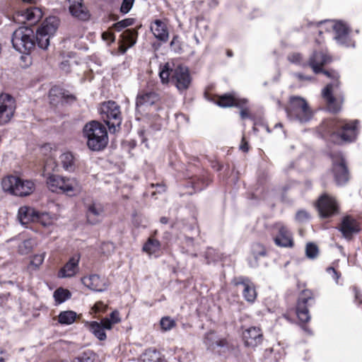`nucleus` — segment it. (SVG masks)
Wrapping results in <instances>:
<instances>
[{
	"mask_svg": "<svg viewBox=\"0 0 362 362\" xmlns=\"http://www.w3.org/2000/svg\"><path fill=\"white\" fill-rule=\"evenodd\" d=\"M262 332L259 327H251L243 332V339L245 346L256 347L262 341Z\"/></svg>",
	"mask_w": 362,
	"mask_h": 362,
	"instance_id": "17",
	"label": "nucleus"
},
{
	"mask_svg": "<svg viewBox=\"0 0 362 362\" xmlns=\"http://www.w3.org/2000/svg\"><path fill=\"white\" fill-rule=\"evenodd\" d=\"M286 112L290 119L296 120L301 123L308 122L313 116V112L306 100L298 96L290 98L289 103L286 107Z\"/></svg>",
	"mask_w": 362,
	"mask_h": 362,
	"instance_id": "7",
	"label": "nucleus"
},
{
	"mask_svg": "<svg viewBox=\"0 0 362 362\" xmlns=\"http://www.w3.org/2000/svg\"><path fill=\"white\" fill-rule=\"evenodd\" d=\"M102 38L104 41H106L108 43L112 42L115 40L114 35L111 32H109V31L103 33Z\"/></svg>",
	"mask_w": 362,
	"mask_h": 362,
	"instance_id": "54",
	"label": "nucleus"
},
{
	"mask_svg": "<svg viewBox=\"0 0 362 362\" xmlns=\"http://www.w3.org/2000/svg\"><path fill=\"white\" fill-rule=\"evenodd\" d=\"M33 247V243L31 240H25L18 246V251L21 254L28 253Z\"/></svg>",
	"mask_w": 362,
	"mask_h": 362,
	"instance_id": "49",
	"label": "nucleus"
},
{
	"mask_svg": "<svg viewBox=\"0 0 362 362\" xmlns=\"http://www.w3.org/2000/svg\"><path fill=\"white\" fill-rule=\"evenodd\" d=\"M37 211L35 209L23 206L18 209V218L22 225L36 222Z\"/></svg>",
	"mask_w": 362,
	"mask_h": 362,
	"instance_id": "27",
	"label": "nucleus"
},
{
	"mask_svg": "<svg viewBox=\"0 0 362 362\" xmlns=\"http://www.w3.org/2000/svg\"><path fill=\"white\" fill-rule=\"evenodd\" d=\"M247 103L246 99H241L234 94H225L218 98L216 104L222 107L236 106L242 107Z\"/></svg>",
	"mask_w": 362,
	"mask_h": 362,
	"instance_id": "24",
	"label": "nucleus"
},
{
	"mask_svg": "<svg viewBox=\"0 0 362 362\" xmlns=\"http://www.w3.org/2000/svg\"><path fill=\"white\" fill-rule=\"evenodd\" d=\"M274 229L277 233L274 240L277 246L282 247H291L293 245V238L291 232L281 223H277L274 226Z\"/></svg>",
	"mask_w": 362,
	"mask_h": 362,
	"instance_id": "16",
	"label": "nucleus"
},
{
	"mask_svg": "<svg viewBox=\"0 0 362 362\" xmlns=\"http://www.w3.org/2000/svg\"><path fill=\"white\" fill-rule=\"evenodd\" d=\"M87 146L92 151L103 150L108 143L107 132L104 125L97 121L87 123L83 127Z\"/></svg>",
	"mask_w": 362,
	"mask_h": 362,
	"instance_id": "4",
	"label": "nucleus"
},
{
	"mask_svg": "<svg viewBox=\"0 0 362 362\" xmlns=\"http://www.w3.org/2000/svg\"><path fill=\"white\" fill-rule=\"evenodd\" d=\"M288 60L293 64L301 65L303 64V57L299 53H292L288 56Z\"/></svg>",
	"mask_w": 362,
	"mask_h": 362,
	"instance_id": "50",
	"label": "nucleus"
},
{
	"mask_svg": "<svg viewBox=\"0 0 362 362\" xmlns=\"http://www.w3.org/2000/svg\"><path fill=\"white\" fill-rule=\"evenodd\" d=\"M240 149L244 152H247L249 150L247 142L245 141V138L243 137L241 144L240 146Z\"/></svg>",
	"mask_w": 362,
	"mask_h": 362,
	"instance_id": "56",
	"label": "nucleus"
},
{
	"mask_svg": "<svg viewBox=\"0 0 362 362\" xmlns=\"http://www.w3.org/2000/svg\"><path fill=\"white\" fill-rule=\"evenodd\" d=\"M327 271L332 276V278L334 279L337 282L339 276L338 275L337 271L332 267L328 268Z\"/></svg>",
	"mask_w": 362,
	"mask_h": 362,
	"instance_id": "55",
	"label": "nucleus"
},
{
	"mask_svg": "<svg viewBox=\"0 0 362 362\" xmlns=\"http://www.w3.org/2000/svg\"><path fill=\"white\" fill-rule=\"evenodd\" d=\"M159 76L163 83L171 80L180 91L187 90L191 83L188 69L180 65L173 69L169 63H166L160 67Z\"/></svg>",
	"mask_w": 362,
	"mask_h": 362,
	"instance_id": "3",
	"label": "nucleus"
},
{
	"mask_svg": "<svg viewBox=\"0 0 362 362\" xmlns=\"http://www.w3.org/2000/svg\"><path fill=\"white\" fill-rule=\"evenodd\" d=\"M11 42L13 48L18 52L29 54L35 46L33 30L28 27H19L13 33Z\"/></svg>",
	"mask_w": 362,
	"mask_h": 362,
	"instance_id": "6",
	"label": "nucleus"
},
{
	"mask_svg": "<svg viewBox=\"0 0 362 362\" xmlns=\"http://www.w3.org/2000/svg\"><path fill=\"white\" fill-rule=\"evenodd\" d=\"M60 165L69 173H74L77 168L76 159L71 152L63 153L59 157Z\"/></svg>",
	"mask_w": 362,
	"mask_h": 362,
	"instance_id": "30",
	"label": "nucleus"
},
{
	"mask_svg": "<svg viewBox=\"0 0 362 362\" xmlns=\"http://www.w3.org/2000/svg\"><path fill=\"white\" fill-rule=\"evenodd\" d=\"M357 123V120L347 122L336 118L324 122L320 131L324 136L330 135L334 143L351 142L358 134Z\"/></svg>",
	"mask_w": 362,
	"mask_h": 362,
	"instance_id": "1",
	"label": "nucleus"
},
{
	"mask_svg": "<svg viewBox=\"0 0 362 362\" xmlns=\"http://www.w3.org/2000/svg\"><path fill=\"white\" fill-rule=\"evenodd\" d=\"M77 317L76 312L72 310H65L61 312L58 315V322L63 325H69L73 324Z\"/></svg>",
	"mask_w": 362,
	"mask_h": 362,
	"instance_id": "37",
	"label": "nucleus"
},
{
	"mask_svg": "<svg viewBox=\"0 0 362 362\" xmlns=\"http://www.w3.org/2000/svg\"><path fill=\"white\" fill-rule=\"evenodd\" d=\"M186 242L188 245H192L193 239L191 238H186Z\"/></svg>",
	"mask_w": 362,
	"mask_h": 362,
	"instance_id": "62",
	"label": "nucleus"
},
{
	"mask_svg": "<svg viewBox=\"0 0 362 362\" xmlns=\"http://www.w3.org/2000/svg\"><path fill=\"white\" fill-rule=\"evenodd\" d=\"M134 23V18H126L122 21H120L114 24V28L116 30L120 31L122 29L127 28L129 25H133Z\"/></svg>",
	"mask_w": 362,
	"mask_h": 362,
	"instance_id": "48",
	"label": "nucleus"
},
{
	"mask_svg": "<svg viewBox=\"0 0 362 362\" xmlns=\"http://www.w3.org/2000/svg\"><path fill=\"white\" fill-rule=\"evenodd\" d=\"M240 117L242 119H246L250 117L249 112L247 109H242L240 111Z\"/></svg>",
	"mask_w": 362,
	"mask_h": 362,
	"instance_id": "58",
	"label": "nucleus"
},
{
	"mask_svg": "<svg viewBox=\"0 0 362 362\" xmlns=\"http://www.w3.org/2000/svg\"><path fill=\"white\" fill-rule=\"evenodd\" d=\"M137 32L133 29H127L121 34L119 51L124 54L127 50L133 46L136 41Z\"/></svg>",
	"mask_w": 362,
	"mask_h": 362,
	"instance_id": "21",
	"label": "nucleus"
},
{
	"mask_svg": "<svg viewBox=\"0 0 362 362\" xmlns=\"http://www.w3.org/2000/svg\"><path fill=\"white\" fill-rule=\"evenodd\" d=\"M318 254L319 249L315 244L313 243H309L306 245L305 255L308 258L315 259L318 256Z\"/></svg>",
	"mask_w": 362,
	"mask_h": 362,
	"instance_id": "44",
	"label": "nucleus"
},
{
	"mask_svg": "<svg viewBox=\"0 0 362 362\" xmlns=\"http://www.w3.org/2000/svg\"><path fill=\"white\" fill-rule=\"evenodd\" d=\"M57 216L54 214H49L47 212H37L36 222L40 223L45 227H47L52 225L57 220Z\"/></svg>",
	"mask_w": 362,
	"mask_h": 362,
	"instance_id": "36",
	"label": "nucleus"
},
{
	"mask_svg": "<svg viewBox=\"0 0 362 362\" xmlns=\"http://www.w3.org/2000/svg\"><path fill=\"white\" fill-rule=\"evenodd\" d=\"M59 25V19L57 17L50 16L46 18L37 30L45 33L52 37L57 30Z\"/></svg>",
	"mask_w": 362,
	"mask_h": 362,
	"instance_id": "32",
	"label": "nucleus"
},
{
	"mask_svg": "<svg viewBox=\"0 0 362 362\" xmlns=\"http://www.w3.org/2000/svg\"><path fill=\"white\" fill-rule=\"evenodd\" d=\"M86 327L89 331L100 341H105L107 339L105 330H107L105 327V323L101 321H91L86 322Z\"/></svg>",
	"mask_w": 362,
	"mask_h": 362,
	"instance_id": "28",
	"label": "nucleus"
},
{
	"mask_svg": "<svg viewBox=\"0 0 362 362\" xmlns=\"http://www.w3.org/2000/svg\"><path fill=\"white\" fill-rule=\"evenodd\" d=\"M319 24L324 25V28L327 31L333 30L334 33V39L338 44L347 47L355 46L354 42L349 37V29L345 24L332 21H327L324 23L320 22Z\"/></svg>",
	"mask_w": 362,
	"mask_h": 362,
	"instance_id": "9",
	"label": "nucleus"
},
{
	"mask_svg": "<svg viewBox=\"0 0 362 362\" xmlns=\"http://www.w3.org/2000/svg\"><path fill=\"white\" fill-rule=\"evenodd\" d=\"M43 13L38 7H29L18 11L14 15V20L20 23L28 22L34 25L42 18Z\"/></svg>",
	"mask_w": 362,
	"mask_h": 362,
	"instance_id": "12",
	"label": "nucleus"
},
{
	"mask_svg": "<svg viewBox=\"0 0 362 362\" xmlns=\"http://www.w3.org/2000/svg\"><path fill=\"white\" fill-rule=\"evenodd\" d=\"M20 177L13 175H8L2 179L1 186L4 192L16 196V190L18 189Z\"/></svg>",
	"mask_w": 362,
	"mask_h": 362,
	"instance_id": "31",
	"label": "nucleus"
},
{
	"mask_svg": "<svg viewBox=\"0 0 362 362\" xmlns=\"http://www.w3.org/2000/svg\"><path fill=\"white\" fill-rule=\"evenodd\" d=\"M71 14L81 21H86L90 15L86 7L83 4L82 0H68Z\"/></svg>",
	"mask_w": 362,
	"mask_h": 362,
	"instance_id": "22",
	"label": "nucleus"
},
{
	"mask_svg": "<svg viewBox=\"0 0 362 362\" xmlns=\"http://www.w3.org/2000/svg\"><path fill=\"white\" fill-rule=\"evenodd\" d=\"M134 2V0H123L120 8V11L122 13H127L131 10Z\"/></svg>",
	"mask_w": 362,
	"mask_h": 362,
	"instance_id": "51",
	"label": "nucleus"
},
{
	"mask_svg": "<svg viewBox=\"0 0 362 362\" xmlns=\"http://www.w3.org/2000/svg\"><path fill=\"white\" fill-rule=\"evenodd\" d=\"M322 72L333 81L328 83L322 90V95L326 102L328 111L336 113L341 110L343 103L342 98L334 96V94H336V90L339 87V83L338 79L339 76L338 73L334 71H323Z\"/></svg>",
	"mask_w": 362,
	"mask_h": 362,
	"instance_id": "5",
	"label": "nucleus"
},
{
	"mask_svg": "<svg viewBox=\"0 0 362 362\" xmlns=\"http://www.w3.org/2000/svg\"><path fill=\"white\" fill-rule=\"evenodd\" d=\"M18 189L16 190V196L26 197L31 194L35 188V183L29 180H23L20 177Z\"/></svg>",
	"mask_w": 362,
	"mask_h": 362,
	"instance_id": "33",
	"label": "nucleus"
},
{
	"mask_svg": "<svg viewBox=\"0 0 362 362\" xmlns=\"http://www.w3.org/2000/svg\"><path fill=\"white\" fill-rule=\"evenodd\" d=\"M296 217L298 221L303 222L309 218V214L305 211H300L296 214Z\"/></svg>",
	"mask_w": 362,
	"mask_h": 362,
	"instance_id": "53",
	"label": "nucleus"
},
{
	"mask_svg": "<svg viewBox=\"0 0 362 362\" xmlns=\"http://www.w3.org/2000/svg\"><path fill=\"white\" fill-rule=\"evenodd\" d=\"M359 230L358 223L355 219L350 216L344 218L340 226V231L346 239L350 240L353 234L358 233Z\"/></svg>",
	"mask_w": 362,
	"mask_h": 362,
	"instance_id": "23",
	"label": "nucleus"
},
{
	"mask_svg": "<svg viewBox=\"0 0 362 362\" xmlns=\"http://www.w3.org/2000/svg\"><path fill=\"white\" fill-rule=\"evenodd\" d=\"M107 309V305L105 304L102 301L96 302L91 308V313L95 315H100L106 312Z\"/></svg>",
	"mask_w": 362,
	"mask_h": 362,
	"instance_id": "47",
	"label": "nucleus"
},
{
	"mask_svg": "<svg viewBox=\"0 0 362 362\" xmlns=\"http://www.w3.org/2000/svg\"><path fill=\"white\" fill-rule=\"evenodd\" d=\"M168 220L166 217H162L160 218V222L163 224H166L168 223Z\"/></svg>",
	"mask_w": 362,
	"mask_h": 362,
	"instance_id": "61",
	"label": "nucleus"
},
{
	"mask_svg": "<svg viewBox=\"0 0 362 362\" xmlns=\"http://www.w3.org/2000/svg\"><path fill=\"white\" fill-rule=\"evenodd\" d=\"M95 359V354L91 351H88L76 358L74 362H93Z\"/></svg>",
	"mask_w": 362,
	"mask_h": 362,
	"instance_id": "45",
	"label": "nucleus"
},
{
	"mask_svg": "<svg viewBox=\"0 0 362 362\" xmlns=\"http://www.w3.org/2000/svg\"><path fill=\"white\" fill-rule=\"evenodd\" d=\"M46 253L42 252L40 254H36L31 257L30 267L34 269H39L40 266L43 263L45 258Z\"/></svg>",
	"mask_w": 362,
	"mask_h": 362,
	"instance_id": "43",
	"label": "nucleus"
},
{
	"mask_svg": "<svg viewBox=\"0 0 362 362\" xmlns=\"http://www.w3.org/2000/svg\"><path fill=\"white\" fill-rule=\"evenodd\" d=\"M105 323V327L107 330H110L113 326L121 321L119 313L117 310L112 311L109 317H104L102 319Z\"/></svg>",
	"mask_w": 362,
	"mask_h": 362,
	"instance_id": "39",
	"label": "nucleus"
},
{
	"mask_svg": "<svg viewBox=\"0 0 362 362\" xmlns=\"http://www.w3.org/2000/svg\"><path fill=\"white\" fill-rule=\"evenodd\" d=\"M317 209L322 217L327 218L337 213V204L333 197L325 194L318 200Z\"/></svg>",
	"mask_w": 362,
	"mask_h": 362,
	"instance_id": "15",
	"label": "nucleus"
},
{
	"mask_svg": "<svg viewBox=\"0 0 362 362\" xmlns=\"http://www.w3.org/2000/svg\"><path fill=\"white\" fill-rule=\"evenodd\" d=\"M332 172L338 185L345 184L349 180V173L342 156L337 153L332 155Z\"/></svg>",
	"mask_w": 362,
	"mask_h": 362,
	"instance_id": "10",
	"label": "nucleus"
},
{
	"mask_svg": "<svg viewBox=\"0 0 362 362\" xmlns=\"http://www.w3.org/2000/svg\"><path fill=\"white\" fill-rule=\"evenodd\" d=\"M104 215V207L102 204L93 202L88 207L87 219L91 224L100 221Z\"/></svg>",
	"mask_w": 362,
	"mask_h": 362,
	"instance_id": "26",
	"label": "nucleus"
},
{
	"mask_svg": "<svg viewBox=\"0 0 362 362\" xmlns=\"http://www.w3.org/2000/svg\"><path fill=\"white\" fill-rule=\"evenodd\" d=\"M79 261L80 255H74L59 271L58 276L59 278H70L75 276L79 270Z\"/></svg>",
	"mask_w": 362,
	"mask_h": 362,
	"instance_id": "19",
	"label": "nucleus"
},
{
	"mask_svg": "<svg viewBox=\"0 0 362 362\" xmlns=\"http://www.w3.org/2000/svg\"><path fill=\"white\" fill-rule=\"evenodd\" d=\"M99 112L110 130L115 132L122 123L119 106L114 101L105 102L100 105Z\"/></svg>",
	"mask_w": 362,
	"mask_h": 362,
	"instance_id": "8",
	"label": "nucleus"
},
{
	"mask_svg": "<svg viewBox=\"0 0 362 362\" xmlns=\"http://www.w3.org/2000/svg\"><path fill=\"white\" fill-rule=\"evenodd\" d=\"M160 325L163 331L167 332L175 327L176 322L170 317H163L160 321Z\"/></svg>",
	"mask_w": 362,
	"mask_h": 362,
	"instance_id": "42",
	"label": "nucleus"
},
{
	"mask_svg": "<svg viewBox=\"0 0 362 362\" xmlns=\"http://www.w3.org/2000/svg\"><path fill=\"white\" fill-rule=\"evenodd\" d=\"M240 286L243 296L249 303H253L257 298V292L254 284L248 279L240 278L235 284Z\"/></svg>",
	"mask_w": 362,
	"mask_h": 362,
	"instance_id": "20",
	"label": "nucleus"
},
{
	"mask_svg": "<svg viewBox=\"0 0 362 362\" xmlns=\"http://www.w3.org/2000/svg\"><path fill=\"white\" fill-rule=\"evenodd\" d=\"M46 185L51 192L63 193L70 197L78 195L82 190L80 182L74 177L47 173Z\"/></svg>",
	"mask_w": 362,
	"mask_h": 362,
	"instance_id": "2",
	"label": "nucleus"
},
{
	"mask_svg": "<svg viewBox=\"0 0 362 362\" xmlns=\"http://www.w3.org/2000/svg\"><path fill=\"white\" fill-rule=\"evenodd\" d=\"M23 2L25 3H35L37 0H22Z\"/></svg>",
	"mask_w": 362,
	"mask_h": 362,
	"instance_id": "63",
	"label": "nucleus"
},
{
	"mask_svg": "<svg viewBox=\"0 0 362 362\" xmlns=\"http://www.w3.org/2000/svg\"><path fill=\"white\" fill-rule=\"evenodd\" d=\"M251 251L255 259H257L259 257L264 256L266 253L264 247L259 243L253 244Z\"/></svg>",
	"mask_w": 362,
	"mask_h": 362,
	"instance_id": "46",
	"label": "nucleus"
},
{
	"mask_svg": "<svg viewBox=\"0 0 362 362\" xmlns=\"http://www.w3.org/2000/svg\"><path fill=\"white\" fill-rule=\"evenodd\" d=\"M204 343L206 346L210 349L213 348L215 344L218 346H224L226 344V341L225 339H216L215 334L214 332H209L204 338Z\"/></svg>",
	"mask_w": 362,
	"mask_h": 362,
	"instance_id": "38",
	"label": "nucleus"
},
{
	"mask_svg": "<svg viewBox=\"0 0 362 362\" xmlns=\"http://www.w3.org/2000/svg\"><path fill=\"white\" fill-rule=\"evenodd\" d=\"M303 329L309 334H312V331L306 326H303Z\"/></svg>",
	"mask_w": 362,
	"mask_h": 362,
	"instance_id": "60",
	"label": "nucleus"
},
{
	"mask_svg": "<svg viewBox=\"0 0 362 362\" xmlns=\"http://www.w3.org/2000/svg\"><path fill=\"white\" fill-rule=\"evenodd\" d=\"M297 76L298 77V78L300 80H303V79L310 80L311 79L310 77H305L302 74H298Z\"/></svg>",
	"mask_w": 362,
	"mask_h": 362,
	"instance_id": "59",
	"label": "nucleus"
},
{
	"mask_svg": "<svg viewBox=\"0 0 362 362\" xmlns=\"http://www.w3.org/2000/svg\"><path fill=\"white\" fill-rule=\"evenodd\" d=\"M7 358L8 355L6 353L4 350L0 349V362H6Z\"/></svg>",
	"mask_w": 362,
	"mask_h": 362,
	"instance_id": "57",
	"label": "nucleus"
},
{
	"mask_svg": "<svg viewBox=\"0 0 362 362\" xmlns=\"http://www.w3.org/2000/svg\"><path fill=\"white\" fill-rule=\"evenodd\" d=\"M81 281L89 289L97 292L104 291L107 286V281L97 274L84 276L81 279Z\"/></svg>",
	"mask_w": 362,
	"mask_h": 362,
	"instance_id": "18",
	"label": "nucleus"
},
{
	"mask_svg": "<svg viewBox=\"0 0 362 362\" xmlns=\"http://www.w3.org/2000/svg\"><path fill=\"white\" fill-rule=\"evenodd\" d=\"M50 37L51 36L47 34L37 30L36 34L35 35V43L37 42L39 47L41 49H45L49 45Z\"/></svg>",
	"mask_w": 362,
	"mask_h": 362,
	"instance_id": "40",
	"label": "nucleus"
},
{
	"mask_svg": "<svg viewBox=\"0 0 362 362\" xmlns=\"http://www.w3.org/2000/svg\"><path fill=\"white\" fill-rule=\"evenodd\" d=\"M161 249V245L159 240L153 238H149L143 246V251L149 256H158Z\"/></svg>",
	"mask_w": 362,
	"mask_h": 362,
	"instance_id": "34",
	"label": "nucleus"
},
{
	"mask_svg": "<svg viewBox=\"0 0 362 362\" xmlns=\"http://www.w3.org/2000/svg\"><path fill=\"white\" fill-rule=\"evenodd\" d=\"M356 298H359V297H358V292H356Z\"/></svg>",
	"mask_w": 362,
	"mask_h": 362,
	"instance_id": "64",
	"label": "nucleus"
},
{
	"mask_svg": "<svg viewBox=\"0 0 362 362\" xmlns=\"http://www.w3.org/2000/svg\"><path fill=\"white\" fill-rule=\"evenodd\" d=\"M71 293L69 290L59 288L54 292V298L57 304H61L71 298Z\"/></svg>",
	"mask_w": 362,
	"mask_h": 362,
	"instance_id": "41",
	"label": "nucleus"
},
{
	"mask_svg": "<svg viewBox=\"0 0 362 362\" xmlns=\"http://www.w3.org/2000/svg\"><path fill=\"white\" fill-rule=\"evenodd\" d=\"M151 30L158 40L163 42L168 40L169 34L165 21L159 19L155 20L151 24Z\"/></svg>",
	"mask_w": 362,
	"mask_h": 362,
	"instance_id": "25",
	"label": "nucleus"
},
{
	"mask_svg": "<svg viewBox=\"0 0 362 362\" xmlns=\"http://www.w3.org/2000/svg\"><path fill=\"white\" fill-rule=\"evenodd\" d=\"M143 362H165L164 357L156 349H147L142 356Z\"/></svg>",
	"mask_w": 362,
	"mask_h": 362,
	"instance_id": "35",
	"label": "nucleus"
},
{
	"mask_svg": "<svg viewBox=\"0 0 362 362\" xmlns=\"http://www.w3.org/2000/svg\"><path fill=\"white\" fill-rule=\"evenodd\" d=\"M159 99L158 95L153 92H141L136 97V112L143 114L148 110Z\"/></svg>",
	"mask_w": 362,
	"mask_h": 362,
	"instance_id": "14",
	"label": "nucleus"
},
{
	"mask_svg": "<svg viewBox=\"0 0 362 362\" xmlns=\"http://www.w3.org/2000/svg\"><path fill=\"white\" fill-rule=\"evenodd\" d=\"M16 110L15 100L8 94L0 95V125H4L11 119Z\"/></svg>",
	"mask_w": 362,
	"mask_h": 362,
	"instance_id": "11",
	"label": "nucleus"
},
{
	"mask_svg": "<svg viewBox=\"0 0 362 362\" xmlns=\"http://www.w3.org/2000/svg\"><path fill=\"white\" fill-rule=\"evenodd\" d=\"M312 299L313 293L310 290H304L298 299L296 306V315L302 322H308L310 320L308 303Z\"/></svg>",
	"mask_w": 362,
	"mask_h": 362,
	"instance_id": "13",
	"label": "nucleus"
},
{
	"mask_svg": "<svg viewBox=\"0 0 362 362\" xmlns=\"http://www.w3.org/2000/svg\"><path fill=\"white\" fill-rule=\"evenodd\" d=\"M114 245L112 243H105L101 246V252L107 255L114 250Z\"/></svg>",
	"mask_w": 362,
	"mask_h": 362,
	"instance_id": "52",
	"label": "nucleus"
},
{
	"mask_svg": "<svg viewBox=\"0 0 362 362\" xmlns=\"http://www.w3.org/2000/svg\"><path fill=\"white\" fill-rule=\"evenodd\" d=\"M329 61V59L326 54L322 52H315L310 57L309 65L311 66L313 71L317 74L322 71V66L328 63Z\"/></svg>",
	"mask_w": 362,
	"mask_h": 362,
	"instance_id": "29",
	"label": "nucleus"
}]
</instances>
